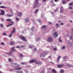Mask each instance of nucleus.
Listing matches in <instances>:
<instances>
[{
  "instance_id": "obj_1",
  "label": "nucleus",
  "mask_w": 73,
  "mask_h": 73,
  "mask_svg": "<svg viewBox=\"0 0 73 73\" xmlns=\"http://www.w3.org/2000/svg\"><path fill=\"white\" fill-rule=\"evenodd\" d=\"M7 21H9V22H11V24L7 26V27H9L12 26L13 24H14V22L12 21V19H7L6 20Z\"/></svg>"
},
{
  "instance_id": "obj_2",
  "label": "nucleus",
  "mask_w": 73,
  "mask_h": 73,
  "mask_svg": "<svg viewBox=\"0 0 73 73\" xmlns=\"http://www.w3.org/2000/svg\"><path fill=\"white\" fill-rule=\"evenodd\" d=\"M19 38H21V40H23V41L26 42L27 41V39H26V38H25V37H24L23 36H19Z\"/></svg>"
},
{
  "instance_id": "obj_3",
  "label": "nucleus",
  "mask_w": 73,
  "mask_h": 73,
  "mask_svg": "<svg viewBox=\"0 0 73 73\" xmlns=\"http://www.w3.org/2000/svg\"><path fill=\"white\" fill-rule=\"evenodd\" d=\"M53 36L54 38H56L58 36V34H57V32H55L54 34H53Z\"/></svg>"
},
{
  "instance_id": "obj_4",
  "label": "nucleus",
  "mask_w": 73,
  "mask_h": 73,
  "mask_svg": "<svg viewBox=\"0 0 73 73\" xmlns=\"http://www.w3.org/2000/svg\"><path fill=\"white\" fill-rule=\"evenodd\" d=\"M47 52H44L42 54H41V55L40 56V57H45L46 54H47Z\"/></svg>"
},
{
  "instance_id": "obj_5",
  "label": "nucleus",
  "mask_w": 73,
  "mask_h": 73,
  "mask_svg": "<svg viewBox=\"0 0 73 73\" xmlns=\"http://www.w3.org/2000/svg\"><path fill=\"white\" fill-rule=\"evenodd\" d=\"M37 60L35 59H33L32 60L29 61V63H33V62H36Z\"/></svg>"
},
{
  "instance_id": "obj_6",
  "label": "nucleus",
  "mask_w": 73,
  "mask_h": 73,
  "mask_svg": "<svg viewBox=\"0 0 73 73\" xmlns=\"http://www.w3.org/2000/svg\"><path fill=\"white\" fill-rule=\"evenodd\" d=\"M1 13H0V15H4V13H5V11L4 10H1Z\"/></svg>"
},
{
  "instance_id": "obj_7",
  "label": "nucleus",
  "mask_w": 73,
  "mask_h": 73,
  "mask_svg": "<svg viewBox=\"0 0 73 73\" xmlns=\"http://www.w3.org/2000/svg\"><path fill=\"white\" fill-rule=\"evenodd\" d=\"M48 41L49 42H52L53 41V38H52L51 37H49L48 39Z\"/></svg>"
},
{
  "instance_id": "obj_8",
  "label": "nucleus",
  "mask_w": 73,
  "mask_h": 73,
  "mask_svg": "<svg viewBox=\"0 0 73 73\" xmlns=\"http://www.w3.org/2000/svg\"><path fill=\"white\" fill-rule=\"evenodd\" d=\"M62 66H64V65L63 64H62L61 65L58 64L57 65V67H58V68H62Z\"/></svg>"
},
{
  "instance_id": "obj_9",
  "label": "nucleus",
  "mask_w": 73,
  "mask_h": 73,
  "mask_svg": "<svg viewBox=\"0 0 73 73\" xmlns=\"http://www.w3.org/2000/svg\"><path fill=\"white\" fill-rule=\"evenodd\" d=\"M25 21L26 23L29 22V18H26L25 19Z\"/></svg>"
},
{
  "instance_id": "obj_10",
  "label": "nucleus",
  "mask_w": 73,
  "mask_h": 73,
  "mask_svg": "<svg viewBox=\"0 0 73 73\" xmlns=\"http://www.w3.org/2000/svg\"><path fill=\"white\" fill-rule=\"evenodd\" d=\"M14 47H13L11 48V51H14V52H16V50H15Z\"/></svg>"
},
{
  "instance_id": "obj_11",
  "label": "nucleus",
  "mask_w": 73,
  "mask_h": 73,
  "mask_svg": "<svg viewBox=\"0 0 73 73\" xmlns=\"http://www.w3.org/2000/svg\"><path fill=\"white\" fill-rule=\"evenodd\" d=\"M36 62H35V64H42V62H40L38 61H36Z\"/></svg>"
},
{
  "instance_id": "obj_12",
  "label": "nucleus",
  "mask_w": 73,
  "mask_h": 73,
  "mask_svg": "<svg viewBox=\"0 0 73 73\" xmlns=\"http://www.w3.org/2000/svg\"><path fill=\"white\" fill-rule=\"evenodd\" d=\"M21 16H22V14L21 13L19 12L18 13V16L21 17Z\"/></svg>"
},
{
  "instance_id": "obj_13",
  "label": "nucleus",
  "mask_w": 73,
  "mask_h": 73,
  "mask_svg": "<svg viewBox=\"0 0 73 73\" xmlns=\"http://www.w3.org/2000/svg\"><path fill=\"white\" fill-rule=\"evenodd\" d=\"M60 13H63V7H61L60 9Z\"/></svg>"
},
{
  "instance_id": "obj_14",
  "label": "nucleus",
  "mask_w": 73,
  "mask_h": 73,
  "mask_svg": "<svg viewBox=\"0 0 73 73\" xmlns=\"http://www.w3.org/2000/svg\"><path fill=\"white\" fill-rule=\"evenodd\" d=\"M15 44V42H14L11 41L10 42V45H14Z\"/></svg>"
},
{
  "instance_id": "obj_15",
  "label": "nucleus",
  "mask_w": 73,
  "mask_h": 73,
  "mask_svg": "<svg viewBox=\"0 0 73 73\" xmlns=\"http://www.w3.org/2000/svg\"><path fill=\"white\" fill-rule=\"evenodd\" d=\"M52 72L54 73H56V71L54 69H53L52 70Z\"/></svg>"
},
{
  "instance_id": "obj_16",
  "label": "nucleus",
  "mask_w": 73,
  "mask_h": 73,
  "mask_svg": "<svg viewBox=\"0 0 73 73\" xmlns=\"http://www.w3.org/2000/svg\"><path fill=\"white\" fill-rule=\"evenodd\" d=\"M13 53V52H12V51H10L9 52L8 54L10 55H11V54H12Z\"/></svg>"
},
{
  "instance_id": "obj_17",
  "label": "nucleus",
  "mask_w": 73,
  "mask_h": 73,
  "mask_svg": "<svg viewBox=\"0 0 73 73\" xmlns=\"http://www.w3.org/2000/svg\"><path fill=\"white\" fill-rule=\"evenodd\" d=\"M58 56L59 57L57 59V61H59V60H60V58H61V56H59V55H58Z\"/></svg>"
},
{
  "instance_id": "obj_18",
  "label": "nucleus",
  "mask_w": 73,
  "mask_h": 73,
  "mask_svg": "<svg viewBox=\"0 0 73 73\" xmlns=\"http://www.w3.org/2000/svg\"><path fill=\"white\" fill-rule=\"evenodd\" d=\"M6 16H8V17H12V16L13 15H9L8 14H7V15H6Z\"/></svg>"
},
{
  "instance_id": "obj_19",
  "label": "nucleus",
  "mask_w": 73,
  "mask_h": 73,
  "mask_svg": "<svg viewBox=\"0 0 73 73\" xmlns=\"http://www.w3.org/2000/svg\"><path fill=\"white\" fill-rule=\"evenodd\" d=\"M15 32V29L14 28L13 31L11 32L12 33H14Z\"/></svg>"
},
{
  "instance_id": "obj_20",
  "label": "nucleus",
  "mask_w": 73,
  "mask_h": 73,
  "mask_svg": "<svg viewBox=\"0 0 73 73\" xmlns=\"http://www.w3.org/2000/svg\"><path fill=\"white\" fill-rule=\"evenodd\" d=\"M6 8V7L4 6H0V8Z\"/></svg>"
},
{
  "instance_id": "obj_21",
  "label": "nucleus",
  "mask_w": 73,
  "mask_h": 73,
  "mask_svg": "<svg viewBox=\"0 0 73 73\" xmlns=\"http://www.w3.org/2000/svg\"><path fill=\"white\" fill-rule=\"evenodd\" d=\"M69 5H73V2L70 3L69 4Z\"/></svg>"
},
{
  "instance_id": "obj_22",
  "label": "nucleus",
  "mask_w": 73,
  "mask_h": 73,
  "mask_svg": "<svg viewBox=\"0 0 73 73\" xmlns=\"http://www.w3.org/2000/svg\"><path fill=\"white\" fill-rule=\"evenodd\" d=\"M32 31H33L35 30V27H33L31 29Z\"/></svg>"
},
{
  "instance_id": "obj_23",
  "label": "nucleus",
  "mask_w": 73,
  "mask_h": 73,
  "mask_svg": "<svg viewBox=\"0 0 73 73\" xmlns=\"http://www.w3.org/2000/svg\"><path fill=\"white\" fill-rule=\"evenodd\" d=\"M62 3L63 4H65V3H66V1H62Z\"/></svg>"
},
{
  "instance_id": "obj_24",
  "label": "nucleus",
  "mask_w": 73,
  "mask_h": 73,
  "mask_svg": "<svg viewBox=\"0 0 73 73\" xmlns=\"http://www.w3.org/2000/svg\"><path fill=\"white\" fill-rule=\"evenodd\" d=\"M64 70H61V71H60V73H64Z\"/></svg>"
},
{
  "instance_id": "obj_25",
  "label": "nucleus",
  "mask_w": 73,
  "mask_h": 73,
  "mask_svg": "<svg viewBox=\"0 0 73 73\" xmlns=\"http://www.w3.org/2000/svg\"><path fill=\"white\" fill-rule=\"evenodd\" d=\"M38 11V9L36 10L35 11V13H37Z\"/></svg>"
},
{
  "instance_id": "obj_26",
  "label": "nucleus",
  "mask_w": 73,
  "mask_h": 73,
  "mask_svg": "<svg viewBox=\"0 0 73 73\" xmlns=\"http://www.w3.org/2000/svg\"><path fill=\"white\" fill-rule=\"evenodd\" d=\"M40 40V38H39L36 39V41H38V40Z\"/></svg>"
},
{
  "instance_id": "obj_27",
  "label": "nucleus",
  "mask_w": 73,
  "mask_h": 73,
  "mask_svg": "<svg viewBox=\"0 0 73 73\" xmlns=\"http://www.w3.org/2000/svg\"><path fill=\"white\" fill-rule=\"evenodd\" d=\"M72 37H73V36H72V35H71L70 36V39L71 40H72Z\"/></svg>"
},
{
  "instance_id": "obj_28",
  "label": "nucleus",
  "mask_w": 73,
  "mask_h": 73,
  "mask_svg": "<svg viewBox=\"0 0 73 73\" xmlns=\"http://www.w3.org/2000/svg\"><path fill=\"white\" fill-rule=\"evenodd\" d=\"M46 27V26H45V25H44L43 26V27H42V28H45Z\"/></svg>"
},
{
  "instance_id": "obj_29",
  "label": "nucleus",
  "mask_w": 73,
  "mask_h": 73,
  "mask_svg": "<svg viewBox=\"0 0 73 73\" xmlns=\"http://www.w3.org/2000/svg\"><path fill=\"white\" fill-rule=\"evenodd\" d=\"M21 69V68H16L15 69L16 70H19Z\"/></svg>"
},
{
  "instance_id": "obj_30",
  "label": "nucleus",
  "mask_w": 73,
  "mask_h": 73,
  "mask_svg": "<svg viewBox=\"0 0 73 73\" xmlns=\"http://www.w3.org/2000/svg\"><path fill=\"white\" fill-rule=\"evenodd\" d=\"M12 34H11L9 36V37H12Z\"/></svg>"
},
{
  "instance_id": "obj_31",
  "label": "nucleus",
  "mask_w": 73,
  "mask_h": 73,
  "mask_svg": "<svg viewBox=\"0 0 73 73\" xmlns=\"http://www.w3.org/2000/svg\"><path fill=\"white\" fill-rule=\"evenodd\" d=\"M16 21H18V20H19V18H16Z\"/></svg>"
},
{
  "instance_id": "obj_32",
  "label": "nucleus",
  "mask_w": 73,
  "mask_h": 73,
  "mask_svg": "<svg viewBox=\"0 0 73 73\" xmlns=\"http://www.w3.org/2000/svg\"><path fill=\"white\" fill-rule=\"evenodd\" d=\"M1 45H5V44L4 43V42H1Z\"/></svg>"
},
{
  "instance_id": "obj_33",
  "label": "nucleus",
  "mask_w": 73,
  "mask_h": 73,
  "mask_svg": "<svg viewBox=\"0 0 73 73\" xmlns=\"http://www.w3.org/2000/svg\"><path fill=\"white\" fill-rule=\"evenodd\" d=\"M39 22V23H41V21L40 20V19H38L37 20Z\"/></svg>"
},
{
  "instance_id": "obj_34",
  "label": "nucleus",
  "mask_w": 73,
  "mask_h": 73,
  "mask_svg": "<svg viewBox=\"0 0 73 73\" xmlns=\"http://www.w3.org/2000/svg\"><path fill=\"white\" fill-rule=\"evenodd\" d=\"M69 9H70L71 10H72V7H69Z\"/></svg>"
},
{
  "instance_id": "obj_35",
  "label": "nucleus",
  "mask_w": 73,
  "mask_h": 73,
  "mask_svg": "<svg viewBox=\"0 0 73 73\" xmlns=\"http://www.w3.org/2000/svg\"><path fill=\"white\" fill-rule=\"evenodd\" d=\"M35 3H38V0H36Z\"/></svg>"
},
{
  "instance_id": "obj_36",
  "label": "nucleus",
  "mask_w": 73,
  "mask_h": 73,
  "mask_svg": "<svg viewBox=\"0 0 73 73\" xmlns=\"http://www.w3.org/2000/svg\"><path fill=\"white\" fill-rule=\"evenodd\" d=\"M54 50H57V48H54Z\"/></svg>"
},
{
  "instance_id": "obj_37",
  "label": "nucleus",
  "mask_w": 73,
  "mask_h": 73,
  "mask_svg": "<svg viewBox=\"0 0 73 73\" xmlns=\"http://www.w3.org/2000/svg\"><path fill=\"white\" fill-rule=\"evenodd\" d=\"M20 55L21 57H23V54H20Z\"/></svg>"
},
{
  "instance_id": "obj_38",
  "label": "nucleus",
  "mask_w": 73,
  "mask_h": 73,
  "mask_svg": "<svg viewBox=\"0 0 73 73\" xmlns=\"http://www.w3.org/2000/svg\"><path fill=\"white\" fill-rule=\"evenodd\" d=\"M3 35L4 36H5V35H7V34H5V33H3Z\"/></svg>"
},
{
  "instance_id": "obj_39",
  "label": "nucleus",
  "mask_w": 73,
  "mask_h": 73,
  "mask_svg": "<svg viewBox=\"0 0 73 73\" xmlns=\"http://www.w3.org/2000/svg\"><path fill=\"white\" fill-rule=\"evenodd\" d=\"M3 24H2L0 25V26L1 27V28H2V27H3Z\"/></svg>"
},
{
  "instance_id": "obj_40",
  "label": "nucleus",
  "mask_w": 73,
  "mask_h": 73,
  "mask_svg": "<svg viewBox=\"0 0 73 73\" xmlns=\"http://www.w3.org/2000/svg\"><path fill=\"white\" fill-rule=\"evenodd\" d=\"M55 1V2H57V1H59V0H54Z\"/></svg>"
},
{
  "instance_id": "obj_41",
  "label": "nucleus",
  "mask_w": 73,
  "mask_h": 73,
  "mask_svg": "<svg viewBox=\"0 0 73 73\" xmlns=\"http://www.w3.org/2000/svg\"><path fill=\"white\" fill-rule=\"evenodd\" d=\"M58 11V8H57L56 10L55 11V12H57Z\"/></svg>"
},
{
  "instance_id": "obj_42",
  "label": "nucleus",
  "mask_w": 73,
  "mask_h": 73,
  "mask_svg": "<svg viewBox=\"0 0 73 73\" xmlns=\"http://www.w3.org/2000/svg\"><path fill=\"white\" fill-rule=\"evenodd\" d=\"M16 48H20V46H17L16 47Z\"/></svg>"
},
{
  "instance_id": "obj_43",
  "label": "nucleus",
  "mask_w": 73,
  "mask_h": 73,
  "mask_svg": "<svg viewBox=\"0 0 73 73\" xmlns=\"http://www.w3.org/2000/svg\"><path fill=\"white\" fill-rule=\"evenodd\" d=\"M18 73H23V72L21 71V72H18Z\"/></svg>"
},
{
  "instance_id": "obj_44",
  "label": "nucleus",
  "mask_w": 73,
  "mask_h": 73,
  "mask_svg": "<svg viewBox=\"0 0 73 73\" xmlns=\"http://www.w3.org/2000/svg\"><path fill=\"white\" fill-rule=\"evenodd\" d=\"M59 40H60V42H61L62 41V40H61L60 39V38H59Z\"/></svg>"
},
{
  "instance_id": "obj_45",
  "label": "nucleus",
  "mask_w": 73,
  "mask_h": 73,
  "mask_svg": "<svg viewBox=\"0 0 73 73\" xmlns=\"http://www.w3.org/2000/svg\"><path fill=\"white\" fill-rule=\"evenodd\" d=\"M65 48V47L63 46L62 47V49H64V48Z\"/></svg>"
},
{
  "instance_id": "obj_46",
  "label": "nucleus",
  "mask_w": 73,
  "mask_h": 73,
  "mask_svg": "<svg viewBox=\"0 0 73 73\" xmlns=\"http://www.w3.org/2000/svg\"><path fill=\"white\" fill-rule=\"evenodd\" d=\"M9 61H10V62H11V59H9Z\"/></svg>"
},
{
  "instance_id": "obj_47",
  "label": "nucleus",
  "mask_w": 73,
  "mask_h": 73,
  "mask_svg": "<svg viewBox=\"0 0 73 73\" xmlns=\"http://www.w3.org/2000/svg\"><path fill=\"white\" fill-rule=\"evenodd\" d=\"M49 24H52V23H51V22H49L48 23Z\"/></svg>"
},
{
  "instance_id": "obj_48",
  "label": "nucleus",
  "mask_w": 73,
  "mask_h": 73,
  "mask_svg": "<svg viewBox=\"0 0 73 73\" xmlns=\"http://www.w3.org/2000/svg\"><path fill=\"white\" fill-rule=\"evenodd\" d=\"M1 19V21H4V20L3 19Z\"/></svg>"
},
{
  "instance_id": "obj_49",
  "label": "nucleus",
  "mask_w": 73,
  "mask_h": 73,
  "mask_svg": "<svg viewBox=\"0 0 73 73\" xmlns=\"http://www.w3.org/2000/svg\"><path fill=\"white\" fill-rule=\"evenodd\" d=\"M24 46H25L23 45V46H21V47L22 48H23V47H24Z\"/></svg>"
},
{
  "instance_id": "obj_50",
  "label": "nucleus",
  "mask_w": 73,
  "mask_h": 73,
  "mask_svg": "<svg viewBox=\"0 0 73 73\" xmlns=\"http://www.w3.org/2000/svg\"><path fill=\"white\" fill-rule=\"evenodd\" d=\"M14 65H17V63H14Z\"/></svg>"
},
{
  "instance_id": "obj_51",
  "label": "nucleus",
  "mask_w": 73,
  "mask_h": 73,
  "mask_svg": "<svg viewBox=\"0 0 73 73\" xmlns=\"http://www.w3.org/2000/svg\"><path fill=\"white\" fill-rule=\"evenodd\" d=\"M50 2L52 3H53V0H52L50 1Z\"/></svg>"
},
{
  "instance_id": "obj_52",
  "label": "nucleus",
  "mask_w": 73,
  "mask_h": 73,
  "mask_svg": "<svg viewBox=\"0 0 73 73\" xmlns=\"http://www.w3.org/2000/svg\"><path fill=\"white\" fill-rule=\"evenodd\" d=\"M22 64H23V65H24V64H25V63H24V62H22Z\"/></svg>"
},
{
  "instance_id": "obj_53",
  "label": "nucleus",
  "mask_w": 73,
  "mask_h": 73,
  "mask_svg": "<svg viewBox=\"0 0 73 73\" xmlns=\"http://www.w3.org/2000/svg\"><path fill=\"white\" fill-rule=\"evenodd\" d=\"M61 25H64V23H61Z\"/></svg>"
},
{
  "instance_id": "obj_54",
  "label": "nucleus",
  "mask_w": 73,
  "mask_h": 73,
  "mask_svg": "<svg viewBox=\"0 0 73 73\" xmlns=\"http://www.w3.org/2000/svg\"><path fill=\"white\" fill-rule=\"evenodd\" d=\"M70 23H73V21H72L70 20Z\"/></svg>"
},
{
  "instance_id": "obj_55",
  "label": "nucleus",
  "mask_w": 73,
  "mask_h": 73,
  "mask_svg": "<svg viewBox=\"0 0 73 73\" xmlns=\"http://www.w3.org/2000/svg\"><path fill=\"white\" fill-rule=\"evenodd\" d=\"M64 59H66V56L64 57Z\"/></svg>"
},
{
  "instance_id": "obj_56",
  "label": "nucleus",
  "mask_w": 73,
  "mask_h": 73,
  "mask_svg": "<svg viewBox=\"0 0 73 73\" xmlns=\"http://www.w3.org/2000/svg\"><path fill=\"white\" fill-rule=\"evenodd\" d=\"M46 0H43V1H45Z\"/></svg>"
},
{
  "instance_id": "obj_57",
  "label": "nucleus",
  "mask_w": 73,
  "mask_h": 73,
  "mask_svg": "<svg viewBox=\"0 0 73 73\" xmlns=\"http://www.w3.org/2000/svg\"><path fill=\"white\" fill-rule=\"evenodd\" d=\"M34 50H36V48H34Z\"/></svg>"
},
{
  "instance_id": "obj_58",
  "label": "nucleus",
  "mask_w": 73,
  "mask_h": 73,
  "mask_svg": "<svg viewBox=\"0 0 73 73\" xmlns=\"http://www.w3.org/2000/svg\"><path fill=\"white\" fill-rule=\"evenodd\" d=\"M58 24H57L56 25V26H58Z\"/></svg>"
},
{
  "instance_id": "obj_59",
  "label": "nucleus",
  "mask_w": 73,
  "mask_h": 73,
  "mask_svg": "<svg viewBox=\"0 0 73 73\" xmlns=\"http://www.w3.org/2000/svg\"><path fill=\"white\" fill-rule=\"evenodd\" d=\"M71 31H72V32H73V29H72Z\"/></svg>"
},
{
  "instance_id": "obj_60",
  "label": "nucleus",
  "mask_w": 73,
  "mask_h": 73,
  "mask_svg": "<svg viewBox=\"0 0 73 73\" xmlns=\"http://www.w3.org/2000/svg\"><path fill=\"white\" fill-rule=\"evenodd\" d=\"M71 12L72 13H73V11H71Z\"/></svg>"
},
{
  "instance_id": "obj_61",
  "label": "nucleus",
  "mask_w": 73,
  "mask_h": 73,
  "mask_svg": "<svg viewBox=\"0 0 73 73\" xmlns=\"http://www.w3.org/2000/svg\"><path fill=\"white\" fill-rule=\"evenodd\" d=\"M41 73H44V72H42Z\"/></svg>"
},
{
  "instance_id": "obj_62",
  "label": "nucleus",
  "mask_w": 73,
  "mask_h": 73,
  "mask_svg": "<svg viewBox=\"0 0 73 73\" xmlns=\"http://www.w3.org/2000/svg\"><path fill=\"white\" fill-rule=\"evenodd\" d=\"M51 56H48V58H50Z\"/></svg>"
},
{
  "instance_id": "obj_63",
  "label": "nucleus",
  "mask_w": 73,
  "mask_h": 73,
  "mask_svg": "<svg viewBox=\"0 0 73 73\" xmlns=\"http://www.w3.org/2000/svg\"><path fill=\"white\" fill-rule=\"evenodd\" d=\"M1 4H2V3H0V5H1Z\"/></svg>"
},
{
  "instance_id": "obj_64",
  "label": "nucleus",
  "mask_w": 73,
  "mask_h": 73,
  "mask_svg": "<svg viewBox=\"0 0 73 73\" xmlns=\"http://www.w3.org/2000/svg\"><path fill=\"white\" fill-rule=\"evenodd\" d=\"M43 16L42 15L41 16V17H43Z\"/></svg>"
}]
</instances>
